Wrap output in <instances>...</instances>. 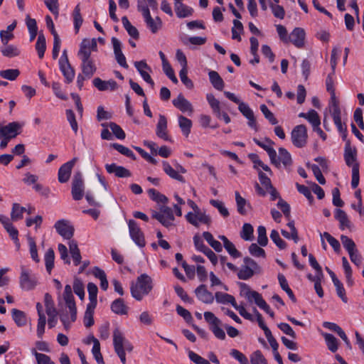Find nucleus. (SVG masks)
<instances>
[{"instance_id": "obj_1", "label": "nucleus", "mask_w": 364, "mask_h": 364, "mask_svg": "<svg viewBox=\"0 0 364 364\" xmlns=\"http://www.w3.org/2000/svg\"><path fill=\"white\" fill-rule=\"evenodd\" d=\"M151 278L146 274L138 277L136 283L131 286L132 296L138 301H141L144 295H147L152 289Z\"/></svg>"}, {"instance_id": "obj_2", "label": "nucleus", "mask_w": 364, "mask_h": 364, "mask_svg": "<svg viewBox=\"0 0 364 364\" xmlns=\"http://www.w3.org/2000/svg\"><path fill=\"white\" fill-rule=\"evenodd\" d=\"M243 264L237 272V277L242 280L250 279L255 274L261 272L262 269L258 264L252 258L245 257L243 259Z\"/></svg>"}, {"instance_id": "obj_3", "label": "nucleus", "mask_w": 364, "mask_h": 364, "mask_svg": "<svg viewBox=\"0 0 364 364\" xmlns=\"http://www.w3.org/2000/svg\"><path fill=\"white\" fill-rule=\"evenodd\" d=\"M138 11L141 12L147 27L153 33H156L162 26V21L159 17L153 18L150 14L148 5L143 1H139L137 6Z\"/></svg>"}, {"instance_id": "obj_4", "label": "nucleus", "mask_w": 364, "mask_h": 364, "mask_svg": "<svg viewBox=\"0 0 364 364\" xmlns=\"http://www.w3.org/2000/svg\"><path fill=\"white\" fill-rule=\"evenodd\" d=\"M20 287L26 291L33 289L38 284V279L31 271L24 266L21 267V275L19 277Z\"/></svg>"}, {"instance_id": "obj_5", "label": "nucleus", "mask_w": 364, "mask_h": 364, "mask_svg": "<svg viewBox=\"0 0 364 364\" xmlns=\"http://www.w3.org/2000/svg\"><path fill=\"white\" fill-rule=\"evenodd\" d=\"M152 218L156 219L166 228L173 225L175 219L172 209L166 206H162L159 212L153 211Z\"/></svg>"}, {"instance_id": "obj_6", "label": "nucleus", "mask_w": 364, "mask_h": 364, "mask_svg": "<svg viewBox=\"0 0 364 364\" xmlns=\"http://www.w3.org/2000/svg\"><path fill=\"white\" fill-rule=\"evenodd\" d=\"M307 137L306 127L304 124L296 126L291 131V138L292 143L298 148H302L306 146Z\"/></svg>"}, {"instance_id": "obj_7", "label": "nucleus", "mask_w": 364, "mask_h": 364, "mask_svg": "<svg viewBox=\"0 0 364 364\" xmlns=\"http://www.w3.org/2000/svg\"><path fill=\"white\" fill-rule=\"evenodd\" d=\"M128 227L132 240L139 247H144L146 245L145 237L138 223L134 220H129Z\"/></svg>"}, {"instance_id": "obj_8", "label": "nucleus", "mask_w": 364, "mask_h": 364, "mask_svg": "<svg viewBox=\"0 0 364 364\" xmlns=\"http://www.w3.org/2000/svg\"><path fill=\"white\" fill-rule=\"evenodd\" d=\"M44 302L46 314L48 316V324L50 328H53L57 323V315L58 313L55 307L54 301L51 295L46 293L44 295Z\"/></svg>"}, {"instance_id": "obj_9", "label": "nucleus", "mask_w": 364, "mask_h": 364, "mask_svg": "<svg viewBox=\"0 0 364 364\" xmlns=\"http://www.w3.org/2000/svg\"><path fill=\"white\" fill-rule=\"evenodd\" d=\"M23 124L18 122H10L5 126L0 125V139L2 136L8 137L11 139L21 134Z\"/></svg>"}, {"instance_id": "obj_10", "label": "nucleus", "mask_w": 364, "mask_h": 364, "mask_svg": "<svg viewBox=\"0 0 364 364\" xmlns=\"http://www.w3.org/2000/svg\"><path fill=\"white\" fill-rule=\"evenodd\" d=\"M57 232L64 239L71 240L74 234V227L67 220H59L54 225Z\"/></svg>"}, {"instance_id": "obj_11", "label": "nucleus", "mask_w": 364, "mask_h": 364, "mask_svg": "<svg viewBox=\"0 0 364 364\" xmlns=\"http://www.w3.org/2000/svg\"><path fill=\"white\" fill-rule=\"evenodd\" d=\"M186 218L191 225L198 227L200 223L209 225L211 219L205 212H202L200 209L194 213L189 212L186 214Z\"/></svg>"}, {"instance_id": "obj_12", "label": "nucleus", "mask_w": 364, "mask_h": 364, "mask_svg": "<svg viewBox=\"0 0 364 364\" xmlns=\"http://www.w3.org/2000/svg\"><path fill=\"white\" fill-rule=\"evenodd\" d=\"M63 299L65 301L67 307L71 314V318L73 321H75L77 319V308L74 300V296L72 293V288L70 285L67 284L65 287L63 292Z\"/></svg>"}, {"instance_id": "obj_13", "label": "nucleus", "mask_w": 364, "mask_h": 364, "mask_svg": "<svg viewBox=\"0 0 364 364\" xmlns=\"http://www.w3.org/2000/svg\"><path fill=\"white\" fill-rule=\"evenodd\" d=\"M77 161L78 158L74 157L60 167L58 173L59 182H68L70 177L72 169Z\"/></svg>"}, {"instance_id": "obj_14", "label": "nucleus", "mask_w": 364, "mask_h": 364, "mask_svg": "<svg viewBox=\"0 0 364 364\" xmlns=\"http://www.w3.org/2000/svg\"><path fill=\"white\" fill-rule=\"evenodd\" d=\"M276 167L279 168L282 165L284 168H289L292 164V159L290 154L284 148L279 149V156L276 154V160L272 162Z\"/></svg>"}, {"instance_id": "obj_15", "label": "nucleus", "mask_w": 364, "mask_h": 364, "mask_svg": "<svg viewBox=\"0 0 364 364\" xmlns=\"http://www.w3.org/2000/svg\"><path fill=\"white\" fill-rule=\"evenodd\" d=\"M253 141L267 152L271 162L275 161L276 151L273 147L274 142L272 139L268 137H265L263 141H260L257 138H254Z\"/></svg>"}, {"instance_id": "obj_16", "label": "nucleus", "mask_w": 364, "mask_h": 364, "mask_svg": "<svg viewBox=\"0 0 364 364\" xmlns=\"http://www.w3.org/2000/svg\"><path fill=\"white\" fill-rule=\"evenodd\" d=\"M172 103L175 107L183 113L187 112L191 115L193 112V105L181 93L172 100Z\"/></svg>"}, {"instance_id": "obj_17", "label": "nucleus", "mask_w": 364, "mask_h": 364, "mask_svg": "<svg viewBox=\"0 0 364 364\" xmlns=\"http://www.w3.org/2000/svg\"><path fill=\"white\" fill-rule=\"evenodd\" d=\"M112 43L113 45L114 53L115 55V58L117 62L122 67L124 68H128V64L126 61V58L122 52V43L121 42L115 37H112Z\"/></svg>"}, {"instance_id": "obj_18", "label": "nucleus", "mask_w": 364, "mask_h": 364, "mask_svg": "<svg viewBox=\"0 0 364 364\" xmlns=\"http://www.w3.org/2000/svg\"><path fill=\"white\" fill-rule=\"evenodd\" d=\"M134 66L139 73L141 77L146 81L148 84H149L152 87L154 86V82L151 79L149 73L146 71L148 70L151 71V68L147 65L145 60L136 61L134 63Z\"/></svg>"}, {"instance_id": "obj_19", "label": "nucleus", "mask_w": 364, "mask_h": 364, "mask_svg": "<svg viewBox=\"0 0 364 364\" xmlns=\"http://www.w3.org/2000/svg\"><path fill=\"white\" fill-rule=\"evenodd\" d=\"M304 40L305 31L301 28H295L289 36V41L291 42L299 48H301L304 46Z\"/></svg>"}, {"instance_id": "obj_20", "label": "nucleus", "mask_w": 364, "mask_h": 364, "mask_svg": "<svg viewBox=\"0 0 364 364\" xmlns=\"http://www.w3.org/2000/svg\"><path fill=\"white\" fill-rule=\"evenodd\" d=\"M195 294L198 299L205 304H212L214 301V296L211 292L208 291L205 284H200L195 290Z\"/></svg>"}, {"instance_id": "obj_21", "label": "nucleus", "mask_w": 364, "mask_h": 364, "mask_svg": "<svg viewBox=\"0 0 364 364\" xmlns=\"http://www.w3.org/2000/svg\"><path fill=\"white\" fill-rule=\"evenodd\" d=\"M156 134L158 137L165 141H171V138L167 133V120L164 115H159V122L156 125Z\"/></svg>"}, {"instance_id": "obj_22", "label": "nucleus", "mask_w": 364, "mask_h": 364, "mask_svg": "<svg viewBox=\"0 0 364 364\" xmlns=\"http://www.w3.org/2000/svg\"><path fill=\"white\" fill-rule=\"evenodd\" d=\"M357 150L355 147H353L350 145V141H346L344 149V159L346 164L348 166H353L356 162Z\"/></svg>"}, {"instance_id": "obj_23", "label": "nucleus", "mask_w": 364, "mask_h": 364, "mask_svg": "<svg viewBox=\"0 0 364 364\" xmlns=\"http://www.w3.org/2000/svg\"><path fill=\"white\" fill-rule=\"evenodd\" d=\"M93 85L100 91L114 90L117 88V83L114 80L105 81L100 77H96L92 81Z\"/></svg>"}, {"instance_id": "obj_24", "label": "nucleus", "mask_w": 364, "mask_h": 364, "mask_svg": "<svg viewBox=\"0 0 364 364\" xmlns=\"http://www.w3.org/2000/svg\"><path fill=\"white\" fill-rule=\"evenodd\" d=\"M105 168L108 173H114L119 178H126L131 176V172L128 169L123 166H117L115 164H107Z\"/></svg>"}, {"instance_id": "obj_25", "label": "nucleus", "mask_w": 364, "mask_h": 364, "mask_svg": "<svg viewBox=\"0 0 364 364\" xmlns=\"http://www.w3.org/2000/svg\"><path fill=\"white\" fill-rule=\"evenodd\" d=\"M81 69L82 74L87 78H91L96 72V66L90 58L82 59Z\"/></svg>"}, {"instance_id": "obj_26", "label": "nucleus", "mask_w": 364, "mask_h": 364, "mask_svg": "<svg viewBox=\"0 0 364 364\" xmlns=\"http://www.w3.org/2000/svg\"><path fill=\"white\" fill-rule=\"evenodd\" d=\"M174 9L176 16L180 18H186L193 14V9L183 4V1L174 2Z\"/></svg>"}, {"instance_id": "obj_27", "label": "nucleus", "mask_w": 364, "mask_h": 364, "mask_svg": "<svg viewBox=\"0 0 364 364\" xmlns=\"http://www.w3.org/2000/svg\"><path fill=\"white\" fill-rule=\"evenodd\" d=\"M69 251L73 260V263L75 266L79 265L81 263V254L80 249L78 248L77 243L75 240H72L68 242Z\"/></svg>"}, {"instance_id": "obj_28", "label": "nucleus", "mask_w": 364, "mask_h": 364, "mask_svg": "<svg viewBox=\"0 0 364 364\" xmlns=\"http://www.w3.org/2000/svg\"><path fill=\"white\" fill-rule=\"evenodd\" d=\"M219 239L223 241V246L229 255L233 258L241 257V253L236 249L235 245L230 241L225 235H220Z\"/></svg>"}, {"instance_id": "obj_29", "label": "nucleus", "mask_w": 364, "mask_h": 364, "mask_svg": "<svg viewBox=\"0 0 364 364\" xmlns=\"http://www.w3.org/2000/svg\"><path fill=\"white\" fill-rule=\"evenodd\" d=\"M117 337L120 338L119 340L121 341V346H122V350H124V352H125L126 350L128 352L132 351L133 348H134L133 346L129 341H127L125 338L122 332L119 328H115L113 332V345L114 346V341Z\"/></svg>"}, {"instance_id": "obj_30", "label": "nucleus", "mask_w": 364, "mask_h": 364, "mask_svg": "<svg viewBox=\"0 0 364 364\" xmlns=\"http://www.w3.org/2000/svg\"><path fill=\"white\" fill-rule=\"evenodd\" d=\"M111 310L118 315H127L128 307L122 299H117L111 304Z\"/></svg>"}, {"instance_id": "obj_31", "label": "nucleus", "mask_w": 364, "mask_h": 364, "mask_svg": "<svg viewBox=\"0 0 364 364\" xmlns=\"http://www.w3.org/2000/svg\"><path fill=\"white\" fill-rule=\"evenodd\" d=\"M208 75L213 86L218 90H223L225 86V83L219 74L216 71L210 70L208 73Z\"/></svg>"}, {"instance_id": "obj_32", "label": "nucleus", "mask_w": 364, "mask_h": 364, "mask_svg": "<svg viewBox=\"0 0 364 364\" xmlns=\"http://www.w3.org/2000/svg\"><path fill=\"white\" fill-rule=\"evenodd\" d=\"M60 70L63 73L67 83L71 82L75 77V70L71 67L70 63H60Z\"/></svg>"}, {"instance_id": "obj_33", "label": "nucleus", "mask_w": 364, "mask_h": 364, "mask_svg": "<svg viewBox=\"0 0 364 364\" xmlns=\"http://www.w3.org/2000/svg\"><path fill=\"white\" fill-rule=\"evenodd\" d=\"M2 55L7 58H14L20 55L21 51L18 48L14 45L7 43L0 48Z\"/></svg>"}, {"instance_id": "obj_34", "label": "nucleus", "mask_w": 364, "mask_h": 364, "mask_svg": "<svg viewBox=\"0 0 364 364\" xmlns=\"http://www.w3.org/2000/svg\"><path fill=\"white\" fill-rule=\"evenodd\" d=\"M178 126H179L180 129H181L183 134L184 136H186V137H188L191 133V129L192 127L191 120L183 115H180L178 117Z\"/></svg>"}, {"instance_id": "obj_35", "label": "nucleus", "mask_w": 364, "mask_h": 364, "mask_svg": "<svg viewBox=\"0 0 364 364\" xmlns=\"http://www.w3.org/2000/svg\"><path fill=\"white\" fill-rule=\"evenodd\" d=\"M335 218L340 223L341 230L350 228V221L349 220L347 214L341 209H337L335 214Z\"/></svg>"}, {"instance_id": "obj_36", "label": "nucleus", "mask_w": 364, "mask_h": 364, "mask_svg": "<svg viewBox=\"0 0 364 364\" xmlns=\"http://www.w3.org/2000/svg\"><path fill=\"white\" fill-rule=\"evenodd\" d=\"M11 314L14 322L18 326L22 327L26 324L27 318L23 311L16 309H13L11 310Z\"/></svg>"}, {"instance_id": "obj_37", "label": "nucleus", "mask_w": 364, "mask_h": 364, "mask_svg": "<svg viewBox=\"0 0 364 364\" xmlns=\"http://www.w3.org/2000/svg\"><path fill=\"white\" fill-rule=\"evenodd\" d=\"M215 298L216 301L219 304H230L232 306L235 305V301H236L235 299L233 296H232L230 294L218 291L215 294Z\"/></svg>"}, {"instance_id": "obj_38", "label": "nucleus", "mask_w": 364, "mask_h": 364, "mask_svg": "<svg viewBox=\"0 0 364 364\" xmlns=\"http://www.w3.org/2000/svg\"><path fill=\"white\" fill-rule=\"evenodd\" d=\"M122 22L124 28L131 37L134 39H138L139 38V33L137 28L131 24L127 16H123L122 18Z\"/></svg>"}, {"instance_id": "obj_39", "label": "nucleus", "mask_w": 364, "mask_h": 364, "mask_svg": "<svg viewBox=\"0 0 364 364\" xmlns=\"http://www.w3.org/2000/svg\"><path fill=\"white\" fill-rule=\"evenodd\" d=\"M93 342V347L92 349V353L93 354L94 358H95L97 363L98 364H105L103 360V357L100 352V344L99 341L95 338L94 336L91 337Z\"/></svg>"}, {"instance_id": "obj_40", "label": "nucleus", "mask_w": 364, "mask_h": 364, "mask_svg": "<svg viewBox=\"0 0 364 364\" xmlns=\"http://www.w3.org/2000/svg\"><path fill=\"white\" fill-rule=\"evenodd\" d=\"M322 335L325 339L328 350L335 353L338 348L337 338L333 335L328 333H323Z\"/></svg>"}, {"instance_id": "obj_41", "label": "nucleus", "mask_w": 364, "mask_h": 364, "mask_svg": "<svg viewBox=\"0 0 364 364\" xmlns=\"http://www.w3.org/2000/svg\"><path fill=\"white\" fill-rule=\"evenodd\" d=\"M102 126L103 127H109L114 135L119 139H124L126 136V134L122 129L114 122H109V124L102 123Z\"/></svg>"}, {"instance_id": "obj_42", "label": "nucleus", "mask_w": 364, "mask_h": 364, "mask_svg": "<svg viewBox=\"0 0 364 364\" xmlns=\"http://www.w3.org/2000/svg\"><path fill=\"white\" fill-rule=\"evenodd\" d=\"M45 264L47 272L50 274L53 267L55 260V253L52 248H49L44 256Z\"/></svg>"}, {"instance_id": "obj_43", "label": "nucleus", "mask_w": 364, "mask_h": 364, "mask_svg": "<svg viewBox=\"0 0 364 364\" xmlns=\"http://www.w3.org/2000/svg\"><path fill=\"white\" fill-rule=\"evenodd\" d=\"M36 49L39 58H43L46 49V38L43 33H39L36 43Z\"/></svg>"}, {"instance_id": "obj_44", "label": "nucleus", "mask_w": 364, "mask_h": 364, "mask_svg": "<svg viewBox=\"0 0 364 364\" xmlns=\"http://www.w3.org/2000/svg\"><path fill=\"white\" fill-rule=\"evenodd\" d=\"M71 193L74 200H81L85 195L84 183H73Z\"/></svg>"}, {"instance_id": "obj_45", "label": "nucleus", "mask_w": 364, "mask_h": 364, "mask_svg": "<svg viewBox=\"0 0 364 364\" xmlns=\"http://www.w3.org/2000/svg\"><path fill=\"white\" fill-rule=\"evenodd\" d=\"M163 168L164 172L171 178L178 181H182L183 180V176L178 173L177 171L173 169L167 161H163Z\"/></svg>"}, {"instance_id": "obj_46", "label": "nucleus", "mask_w": 364, "mask_h": 364, "mask_svg": "<svg viewBox=\"0 0 364 364\" xmlns=\"http://www.w3.org/2000/svg\"><path fill=\"white\" fill-rule=\"evenodd\" d=\"M73 15L74 28H75V33H78L80 28L82 26V22H83V18L80 14V8L79 4H77L75 6V8L73 11Z\"/></svg>"}, {"instance_id": "obj_47", "label": "nucleus", "mask_w": 364, "mask_h": 364, "mask_svg": "<svg viewBox=\"0 0 364 364\" xmlns=\"http://www.w3.org/2000/svg\"><path fill=\"white\" fill-rule=\"evenodd\" d=\"M60 321L63 323L64 328L68 330L71 323L74 321H72L71 314H70V311L66 309H62L58 313Z\"/></svg>"}, {"instance_id": "obj_48", "label": "nucleus", "mask_w": 364, "mask_h": 364, "mask_svg": "<svg viewBox=\"0 0 364 364\" xmlns=\"http://www.w3.org/2000/svg\"><path fill=\"white\" fill-rule=\"evenodd\" d=\"M27 240H28V245H29V252H30L31 257L32 258V259L33 261H35L36 262L38 263L40 262V258L38 255V250H37V246H36V241L31 236H28Z\"/></svg>"}, {"instance_id": "obj_49", "label": "nucleus", "mask_w": 364, "mask_h": 364, "mask_svg": "<svg viewBox=\"0 0 364 364\" xmlns=\"http://www.w3.org/2000/svg\"><path fill=\"white\" fill-rule=\"evenodd\" d=\"M253 232L252 225L250 223H245L240 232V237L246 241L252 240L253 239Z\"/></svg>"}, {"instance_id": "obj_50", "label": "nucleus", "mask_w": 364, "mask_h": 364, "mask_svg": "<svg viewBox=\"0 0 364 364\" xmlns=\"http://www.w3.org/2000/svg\"><path fill=\"white\" fill-rule=\"evenodd\" d=\"M20 75L18 69H7L0 70V77L9 80H15Z\"/></svg>"}, {"instance_id": "obj_51", "label": "nucleus", "mask_w": 364, "mask_h": 364, "mask_svg": "<svg viewBox=\"0 0 364 364\" xmlns=\"http://www.w3.org/2000/svg\"><path fill=\"white\" fill-rule=\"evenodd\" d=\"M115 150L119 151L120 154L133 159H136L135 154L133 153V151L129 149V148L122 145L119 144L117 143H114L111 145Z\"/></svg>"}, {"instance_id": "obj_52", "label": "nucleus", "mask_w": 364, "mask_h": 364, "mask_svg": "<svg viewBox=\"0 0 364 364\" xmlns=\"http://www.w3.org/2000/svg\"><path fill=\"white\" fill-rule=\"evenodd\" d=\"M240 287L242 288H245L247 289V291L245 294L246 297L248 300L252 301V299H254L255 304H258L261 299H262V296L260 294H259L257 291H250L249 289L248 286L245 283H240Z\"/></svg>"}, {"instance_id": "obj_53", "label": "nucleus", "mask_w": 364, "mask_h": 364, "mask_svg": "<svg viewBox=\"0 0 364 364\" xmlns=\"http://www.w3.org/2000/svg\"><path fill=\"white\" fill-rule=\"evenodd\" d=\"M91 52L88 44L86 43V39H83L80 46V50L77 53L78 56L81 60L90 58Z\"/></svg>"}, {"instance_id": "obj_54", "label": "nucleus", "mask_w": 364, "mask_h": 364, "mask_svg": "<svg viewBox=\"0 0 364 364\" xmlns=\"http://www.w3.org/2000/svg\"><path fill=\"white\" fill-rule=\"evenodd\" d=\"M73 290L80 299L85 297V289L82 282L79 278H75L73 282Z\"/></svg>"}, {"instance_id": "obj_55", "label": "nucleus", "mask_w": 364, "mask_h": 364, "mask_svg": "<svg viewBox=\"0 0 364 364\" xmlns=\"http://www.w3.org/2000/svg\"><path fill=\"white\" fill-rule=\"evenodd\" d=\"M341 240L344 248L348 251V254L357 251L355 242L352 239L346 235H341Z\"/></svg>"}, {"instance_id": "obj_56", "label": "nucleus", "mask_w": 364, "mask_h": 364, "mask_svg": "<svg viewBox=\"0 0 364 364\" xmlns=\"http://www.w3.org/2000/svg\"><path fill=\"white\" fill-rule=\"evenodd\" d=\"M270 238L279 249L284 250L287 247L286 242L280 237L279 232L277 230H272L270 233Z\"/></svg>"}, {"instance_id": "obj_57", "label": "nucleus", "mask_w": 364, "mask_h": 364, "mask_svg": "<svg viewBox=\"0 0 364 364\" xmlns=\"http://www.w3.org/2000/svg\"><path fill=\"white\" fill-rule=\"evenodd\" d=\"M260 110L264 114V117L271 124L275 125L278 123L277 118L274 114L268 109L267 105H261Z\"/></svg>"}, {"instance_id": "obj_58", "label": "nucleus", "mask_w": 364, "mask_h": 364, "mask_svg": "<svg viewBox=\"0 0 364 364\" xmlns=\"http://www.w3.org/2000/svg\"><path fill=\"white\" fill-rule=\"evenodd\" d=\"M148 193L149 197L154 201L157 203H165L167 202L168 198L164 196L161 194L156 190L150 188L148 190Z\"/></svg>"}, {"instance_id": "obj_59", "label": "nucleus", "mask_w": 364, "mask_h": 364, "mask_svg": "<svg viewBox=\"0 0 364 364\" xmlns=\"http://www.w3.org/2000/svg\"><path fill=\"white\" fill-rule=\"evenodd\" d=\"M321 237L326 238L329 245L333 248L335 252H338L340 250V242L338 240L331 236L328 232H324L323 234H321Z\"/></svg>"}, {"instance_id": "obj_60", "label": "nucleus", "mask_w": 364, "mask_h": 364, "mask_svg": "<svg viewBox=\"0 0 364 364\" xmlns=\"http://www.w3.org/2000/svg\"><path fill=\"white\" fill-rule=\"evenodd\" d=\"M210 203L215 208H216L220 213L224 217L228 218L229 216V211L225 206L223 202L217 200H210Z\"/></svg>"}, {"instance_id": "obj_61", "label": "nucleus", "mask_w": 364, "mask_h": 364, "mask_svg": "<svg viewBox=\"0 0 364 364\" xmlns=\"http://www.w3.org/2000/svg\"><path fill=\"white\" fill-rule=\"evenodd\" d=\"M257 242L259 245L264 247L268 243V238L267 237L266 228L264 226H259L257 228Z\"/></svg>"}, {"instance_id": "obj_62", "label": "nucleus", "mask_w": 364, "mask_h": 364, "mask_svg": "<svg viewBox=\"0 0 364 364\" xmlns=\"http://www.w3.org/2000/svg\"><path fill=\"white\" fill-rule=\"evenodd\" d=\"M250 253L257 257H262L264 258L266 257V253L264 249L259 247L257 244L252 243L249 247Z\"/></svg>"}, {"instance_id": "obj_63", "label": "nucleus", "mask_w": 364, "mask_h": 364, "mask_svg": "<svg viewBox=\"0 0 364 364\" xmlns=\"http://www.w3.org/2000/svg\"><path fill=\"white\" fill-rule=\"evenodd\" d=\"M252 364H267V360L260 350H256L250 356Z\"/></svg>"}, {"instance_id": "obj_64", "label": "nucleus", "mask_w": 364, "mask_h": 364, "mask_svg": "<svg viewBox=\"0 0 364 364\" xmlns=\"http://www.w3.org/2000/svg\"><path fill=\"white\" fill-rule=\"evenodd\" d=\"M230 355L240 364H249L247 358L237 349H232L230 352Z\"/></svg>"}]
</instances>
